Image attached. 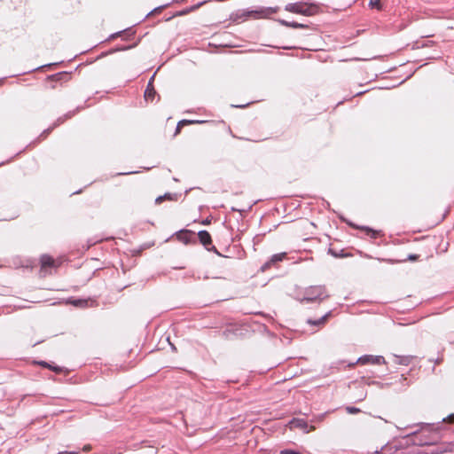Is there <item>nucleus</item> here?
I'll use <instances>...</instances> for the list:
<instances>
[{
  "label": "nucleus",
  "mask_w": 454,
  "mask_h": 454,
  "mask_svg": "<svg viewBox=\"0 0 454 454\" xmlns=\"http://www.w3.org/2000/svg\"><path fill=\"white\" fill-rule=\"evenodd\" d=\"M285 10L297 14H302V15H312V6L308 5L304 3H294V4H288L286 5Z\"/></svg>",
  "instance_id": "nucleus-1"
},
{
  "label": "nucleus",
  "mask_w": 454,
  "mask_h": 454,
  "mask_svg": "<svg viewBox=\"0 0 454 454\" xmlns=\"http://www.w3.org/2000/svg\"><path fill=\"white\" fill-rule=\"evenodd\" d=\"M278 11V7H264L259 10L252 11L249 15L255 19H269L274 13Z\"/></svg>",
  "instance_id": "nucleus-2"
},
{
  "label": "nucleus",
  "mask_w": 454,
  "mask_h": 454,
  "mask_svg": "<svg viewBox=\"0 0 454 454\" xmlns=\"http://www.w3.org/2000/svg\"><path fill=\"white\" fill-rule=\"evenodd\" d=\"M289 427H290V429L301 428V429L304 430L305 433H309V431L315 430V427H313V426H311L309 427V430H307L308 425H307L306 421H304L303 419H294L293 420H291L289 422Z\"/></svg>",
  "instance_id": "nucleus-3"
},
{
  "label": "nucleus",
  "mask_w": 454,
  "mask_h": 454,
  "mask_svg": "<svg viewBox=\"0 0 454 454\" xmlns=\"http://www.w3.org/2000/svg\"><path fill=\"white\" fill-rule=\"evenodd\" d=\"M199 239L200 240V242L204 245V246H207V245H209L211 244V237L209 235V233L206 231H201L199 232Z\"/></svg>",
  "instance_id": "nucleus-4"
},
{
  "label": "nucleus",
  "mask_w": 454,
  "mask_h": 454,
  "mask_svg": "<svg viewBox=\"0 0 454 454\" xmlns=\"http://www.w3.org/2000/svg\"><path fill=\"white\" fill-rule=\"evenodd\" d=\"M42 269H45L48 266H55L54 260L49 255H43L41 257Z\"/></svg>",
  "instance_id": "nucleus-5"
},
{
  "label": "nucleus",
  "mask_w": 454,
  "mask_h": 454,
  "mask_svg": "<svg viewBox=\"0 0 454 454\" xmlns=\"http://www.w3.org/2000/svg\"><path fill=\"white\" fill-rule=\"evenodd\" d=\"M313 293L317 294V296H308L305 298L307 301H316L317 298L322 299V295L324 294V291L321 287H315L312 289Z\"/></svg>",
  "instance_id": "nucleus-6"
},
{
  "label": "nucleus",
  "mask_w": 454,
  "mask_h": 454,
  "mask_svg": "<svg viewBox=\"0 0 454 454\" xmlns=\"http://www.w3.org/2000/svg\"><path fill=\"white\" fill-rule=\"evenodd\" d=\"M281 25L283 26H286V27H294V28H298V27H304L305 26L302 25V24H300V23H296V22H288V21H286L284 20H278Z\"/></svg>",
  "instance_id": "nucleus-7"
},
{
  "label": "nucleus",
  "mask_w": 454,
  "mask_h": 454,
  "mask_svg": "<svg viewBox=\"0 0 454 454\" xmlns=\"http://www.w3.org/2000/svg\"><path fill=\"white\" fill-rule=\"evenodd\" d=\"M154 94H155L154 89L153 87H151L150 84H149L147 89L145 91V99L146 100H153V98L154 97Z\"/></svg>",
  "instance_id": "nucleus-8"
},
{
  "label": "nucleus",
  "mask_w": 454,
  "mask_h": 454,
  "mask_svg": "<svg viewBox=\"0 0 454 454\" xmlns=\"http://www.w3.org/2000/svg\"><path fill=\"white\" fill-rule=\"evenodd\" d=\"M363 363H365V362H372V363H376V364H380L384 359L382 356H376V357H368V356H365L364 358H361L360 359Z\"/></svg>",
  "instance_id": "nucleus-9"
},
{
  "label": "nucleus",
  "mask_w": 454,
  "mask_h": 454,
  "mask_svg": "<svg viewBox=\"0 0 454 454\" xmlns=\"http://www.w3.org/2000/svg\"><path fill=\"white\" fill-rule=\"evenodd\" d=\"M286 254L282 253V254H275L272 256L271 260L270 262H267L264 266H263V269L266 268V267H269V264L270 262H279V261H282L285 257Z\"/></svg>",
  "instance_id": "nucleus-10"
},
{
  "label": "nucleus",
  "mask_w": 454,
  "mask_h": 454,
  "mask_svg": "<svg viewBox=\"0 0 454 454\" xmlns=\"http://www.w3.org/2000/svg\"><path fill=\"white\" fill-rule=\"evenodd\" d=\"M200 122L201 121H196V123H200ZM187 123H195V121H179L178 124H177V128H176V133H179L181 127L184 126V124H187Z\"/></svg>",
  "instance_id": "nucleus-11"
},
{
  "label": "nucleus",
  "mask_w": 454,
  "mask_h": 454,
  "mask_svg": "<svg viewBox=\"0 0 454 454\" xmlns=\"http://www.w3.org/2000/svg\"><path fill=\"white\" fill-rule=\"evenodd\" d=\"M369 5L372 8H377L378 10H380L381 8L380 1V0H371L370 3H369Z\"/></svg>",
  "instance_id": "nucleus-12"
},
{
  "label": "nucleus",
  "mask_w": 454,
  "mask_h": 454,
  "mask_svg": "<svg viewBox=\"0 0 454 454\" xmlns=\"http://www.w3.org/2000/svg\"><path fill=\"white\" fill-rule=\"evenodd\" d=\"M165 199L171 200V196H170L169 194H166V195H164V196H159V197L156 199L155 202H156L157 204H160V203H161Z\"/></svg>",
  "instance_id": "nucleus-13"
},
{
  "label": "nucleus",
  "mask_w": 454,
  "mask_h": 454,
  "mask_svg": "<svg viewBox=\"0 0 454 454\" xmlns=\"http://www.w3.org/2000/svg\"><path fill=\"white\" fill-rule=\"evenodd\" d=\"M347 411L349 412V413H357L360 411V410L358 408H355V407H348L347 408Z\"/></svg>",
  "instance_id": "nucleus-14"
},
{
  "label": "nucleus",
  "mask_w": 454,
  "mask_h": 454,
  "mask_svg": "<svg viewBox=\"0 0 454 454\" xmlns=\"http://www.w3.org/2000/svg\"><path fill=\"white\" fill-rule=\"evenodd\" d=\"M72 303L74 305V306H82L83 304L86 303L85 301H81V300H77V301H72Z\"/></svg>",
  "instance_id": "nucleus-15"
},
{
  "label": "nucleus",
  "mask_w": 454,
  "mask_h": 454,
  "mask_svg": "<svg viewBox=\"0 0 454 454\" xmlns=\"http://www.w3.org/2000/svg\"><path fill=\"white\" fill-rule=\"evenodd\" d=\"M82 450H83L84 451H90V450H91V446H90V445H89V444H88V445H84V446H83V448H82Z\"/></svg>",
  "instance_id": "nucleus-16"
},
{
  "label": "nucleus",
  "mask_w": 454,
  "mask_h": 454,
  "mask_svg": "<svg viewBox=\"0 0 454 454\" xmlns=\"http://www.w3.org/2000/svg\"><path fill=\"white\" fill-rule=\"evenodd\" d=\"M448 420H449L450 422H454V415L450 416V417H449V419H448Z\"/></svg>",
  "instance_id": "nucleus-17"
},
{
  "label": "nucleus",
  "mask_w": 454,
  "mask_h": 454,
  "mask_svg": "<svg viewBox=\"0 0 454 454\" xmlns=\"http://www.w3.org/2000/svg\"><path fill=\"white\" fill-rule=\"evenodd\" d=\"M325 321V317H322L320 320H319V323H324Z\"/></svg>",
  "instance_id": "nucleus-18"
}]
</instances>
